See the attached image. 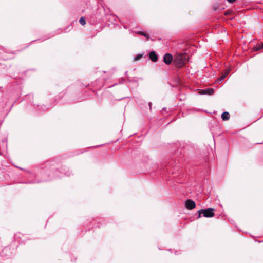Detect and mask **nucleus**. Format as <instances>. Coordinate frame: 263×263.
<instances>
[{"label": "nucleus", "mask_w": 263, "mask_h": 263, "mask_svg": "<svg viewBox=\"0 0 263 263\" xmlns=\"http://www.w3.org/2000/svg\"><path fill=\"white\" fill-rule=\"evenodd\" d=\"M214 90L212 88L207 89L203 90L201 91L202 94H208V95H212L213 93Z\"/></svg>", "instance_id": "423d86ee"}, {"label": "nucleus", "mask_w": 263, "mask_h": 263, "mask_svg": "<svg viewBox=\"0 0 263 263\" xmlns=\"http://www.w3.org/2000/svg\"><path fill=\"white\" fill-rule=\"evenodd\" d=\"M214 209L213 208L201 209L198 211V214H202L205 217H212L214 215Z\"/></svg>", "instance_id": "f257e3e1"}, {"label": "nucleus", "mask_w": 263, "mask_h": 263, "mask_svg": "<svg viewBox=\"0 0 263 263\" xmlns=\"http://www.w3.org/2000/svg\"><path fill=\"white\" fill-rule=\"evenodd\" d=\"M172 59V56L171 54L167 53L164 56V62L167 65L171 63Z\"/></svg>", "instance_id": "20e7f679"}, {"label": "nucleus", "mask_w": 263, "mask_h": 263, "mask_svg": "<svg viewBox=\"0 0 263 263\" xmlns=\"http://www.w3.org/2000/svg\"><path fill=\"white\" fill-rule=\"evenodd\" d=\"M221 118L222 120L224 121L229 120L230 118V115L229 112H224L221 115Z\"/></svg>", "instance_id": "0eeeda50"}, {"label": "nucleus", "mask_w": 263, "mask_h": 263, "mask_svg": "<svg viewBox=\"0 0 263 263\" xmlns=\"http://www.w3.org/2000/svg\"><path fill=\"white\" fill-rule=\"evenodd\" d=\"M229 3H233L234 2H235L236 0H227Z\"/></svg>", "instance_id": "ddd939ff"}, {"label": "nucleus", "mask_w": 263, "mask_h": 263, "mask_svg": "<svg viewBox=\"0 0 263 263\" xmlns=\"http://www.w3.org/2000/svg\"><path fill=\"white\" fill-rule=\"evenodd\" d=\"M201 214H199L198 218H200L201 217Z\"/></svg>", "instance_id": "4468645a"}, {"label": "nucleus", "mask_w": 263, "mask_h": 263, "mask_svg": "<svg viewBox=\"0 0 263 263\" xmlns=\"http://www.w3.org/2000/svg\"><path fill=\"white\" fill-rule=\"evenodd\" d=\"M149 58L153 62L157 61L158 59L157 55L154 51H151L149 53Z\"/></svg>", "instance_id": "39448f33"}, {"label": "nucleus", "mask_w": 263, "mask_h": 263, "mask_svg": "<svg viewBox=\"0 0 263 263\" xmlns=\"http://www.w3.org/2000/svg\"><path fill=\"white\" fill-rule=\"evenodd\" d=\"M137 33V34H141V35L145 36L147 38V40L149 39V36L147 34L143 32H138Z\"/></svg>", "instance_id": "9d476101"}, {"label": "nucleus", "mask_w": 263, "mask_h": 263, "mask_svg": "<svg viewBox=\"0 0 263 263\" xmlns=\"http://www.w3.org/2000/svg\"><path fill=\"white\" fill-rule=\"evenodd\" d=\"M185 206L187 209L191 210L195 207L196 204L194 201L188 199L185 202Z\"/></svg>", "instance_id": "7ed1b4c3"}, {"label": "nucleus", "mask_w": 263, "mask_h": 263, "mask_svg": "<svg viewBox=\"0 0 263 263\" xmlns=\"http://www.w3.org/2000/svg\"><path fill=\"white\" fill-rule=\"evenodd\" d=\"M187 59V57L186 55L184 54H180L177 55L175 61L177 64H178L180 66H181L183 64L185 63V61Z\"/></svg>", "instance_id": "f03ea898"}, {"label": "nucleus", "mask_w": 263, "mask_h": 263, "mask_svg": "<svg viewBox=\"0 0 263 263\" xmlns=\"http://www.w3.org/2000/svg\"><path fill=\"white\" fill-rule=\"evenodd\" d=\"M262 48H263V44H259L254 48L255 50H258Z\"/></svg>", "instance_id": "1a4fd4ad"}, {"label": "nucleus", "mask_w": 263, "mask_h": 263, "mask_svg": "<svg viewBox=\"0 0 263 263\" xmlns=\"http://www.w3.org/2000/svg\"><path fill=\"white\" fill-rule=\"evenodd\" d=\"M229 71H230L229 69L227 70L226 71L225 73L224 74H223L220 77V78L218 79L217 80L219 81H221L223 80L226 77V76L228 75V74L229 73Z\"/></svg>", "instance_id": "6e6552de"}, {"label": "nucleus", "mask_w": 263, "mask_h": 263, "mask_svg": "<svg viewBox=\"0 0 263 263\" xmlns=\"http://www.w3.org/2000/svg\"><path fill=\"white\" fill-rule=\"evenodd\" d=\"M79 21H80V24L82 25H84L86 24L85 20L83 17H81Z\"/></svg>", "instance_id": "9b49d317"}, {"label": "nucleus", "mask_w": 263, "mask_h": 263, "mask_svg": "<svg viewBox=\"0 0 263 263\" xmlns=\"http://www.w3.org/2000/svg\"><path fill=\"white\" fill-rule=\"evenodd\" d=\"M142 57V55L141 54H139L138 55H137L135 58H134V60L135 61H137L139 59H141V58Z\"/></svg>", "instance_id": "f8f14e48"}]
</instances>
